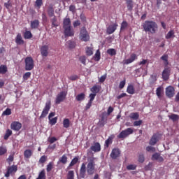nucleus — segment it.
Listing matches in <instances>:
<instances>
[{"mask_svg": "<svg viewBox=\"0 0 179 179\" xmlns=\"http://www.w3.org/2000/svg\"><path fill=\"white\" fill-rule=\"evenodd\" d=\"M115 138V136L114 134L110 135L108 139L105 141V148H108L110 145L113 143V139Z\"/></svg>", "mask_w": 179, "mask_h": 179, "instance_id": "6ab92c4d", "label": "nucleus"}, {"mask_svg": "<svg viewBox=\"0 0 179 179\" xmlns=\"http://www.w3.org/2000/svg\"><path fill=\"white\" fill-rule=\"evenodd\" d=\"M161 59L164 61V65L167 66L169 65V55H164L161 57Z\"/></svg>", "mask_w": 179, "mask_h": 179, "instance_id": "7c9ffc66", "label": "nucleus"}, {"mask_svg": "<svg viewBox=\"0 0 179 179\" xmlns=\"http://www.w3.org/2000/svg\"><path fill=\"white\" fill-rule=\"evenodd\" d=\"M15 43L20 45L24 43V41H23V38H22V34H17L15 38Z\"/></svg>", "mask_w": 179, "mask_h": 179, "instance_id": "412c9836", "label": "nucleus"}, {"mask_svg": "<svg viewBox=\"0 0 179 179\" xmlns=\"http://www.w3.org/2000/svg\"><path fill=\"white\" fill-rule=\"evenodd\" d=\"M96 94H90L89 95V97H90V101H91L92 103H93V101L94 100V99L96 98Z\"/></svg>", "mask_w": 179, "mask_h": 179, "instance_id": "0e129e2a", "label": "nucleus"}, {"mask_svg": "<svg viewBox=\"0 0 179 179\" xmlns=\"http://www.w3.org/2000/svg\"><path fill=\"white\" fill-rule=\"evenodd\" d=\"M52 22V27H58V25L57 24V17L54 16L53 18L51 19Z\"/></svg>", "mask_w": 179, "mask_h": 179, "instance_id": "a18cd8bd", "label": "nucleus"}, {"mask_svg": "<svg viewBox=\"0 0 179 179\" xmlns=\"http://www.w3.org/2000/svg\"><path fill=\"white\" fill-rule=\"evenodd\" d=\"M138 162L139 163H143V162H145V155H143V154L139 155Z\"/></svg>", "mask_w": 179, "mask_h": 179, "instance_id": "69168bd1", "label": "nucleus"}, {"mask_svg": "<svg viewBox=\"0 0 179 179\" xmlns=\"http://www.w3.org/2000/svg\"><path fill=\"white\" fill-rule=\"evenodd\" d=\"M94 58L95 61H96V62L100 61V58H101L100 50H96V52L94 56Z\"/></svg>", "mask_w": 179, "mask_h": 179, "instance_id": "ea45409f", "label": "nucleus"}, {"mask_svg": "<svg viewBox=\"0 0 179 179\" xmlns=\"http://www.w3.org/2000/svg\"><path fill=\"white\" fill-rule=\"evenodd\" d=\"M85 54L87 55V57H91V55L93 54V48L87 46L85 48Z\"/></svg>", "mask_w": 179, "mask_h": 179, "instance_id": "a878e982", "label": "nucleus"}, {"mask_svg": "<svg viewBox=\"0 0 179 179\" xmlns=\"http://www.w3.org/2000/svg\"><path fill=\"white\" fill-rule=\"evenodd\" d=\"M67 44H69V48H75V42L72 41H69L67 42Z\"/></svg>", "mask_w": 179, "mask_h": 179, "instance_id": "338daca9", "label": "nucleus"}, {"mask_svg": "<svg viewBox=\"0 0 179 179\" xmlns=\"http://www.w3.org/2000/svg\"><path fill=\"white\" fill-rule=\"evenodd\" d=\"M156 94H157V97H159V98L162 97V87H159L157 88Z\"/></svg>", "mask_w": 179, "mask_h": 179, "instance_id": "5fc2aeb1", "label": "nucleus"}, {"mask_svg": "<svg viewBox=\"0 0 179 179\" xmlns=\"http://www.w3.org/2000/svg\"><path fill=\"white\" fill-rule=\"evenodd\" d=\"M101 89V87L100 85H94L91 89L90 91L92 92V94H96L100 92Z\"/></svg>", "mask_w": 179, "mask_h": 179, "instance_id": "aec40b11", "label": "nucleus"}, {"mask_svg": "<svg viewBox=\"0 0 179 179\" xmlns=\"http://www.w3.org/2000/svg\"><path fill=\"white\" fill-rule=\"evenodd\" d=\"M86 59H87L86 56H80L79 57L80 62H81V64H83V65H85V66H86Z\"/></svg>", "mask_w": 179, "mask_h": 179, "instance_id": "de8ad7c7", "label": "nucleus"}, {"mask_svg": "<svg viewBox=\"0 0 179 179\" xmlns=\"http://www.w3.org/2000/svg\"><path fill=\"white\" fill-rule=\"evenodd\" d=\"M117 27H118V24L115 23L113 25H110L107 29H106V33L107 34H113L114 31L117 30Z\"/></svg>", "mask_w": 179, "mask_h": 179, "instance_id": "2eb2a0df", "label": "nucleus"}, {"mask_svg": "<svg viewBox=\"0 0 179 179\" xmlns=\"http://www.w3.org/2000/svg\"><path fill=\"white\" fill-rule=\"evenodd\" d=\"M106 79H107V74H104L103 76H102L99 80V82L100 83H103L104 82H106Z\"/></svg>", "mask_w": 179, "mask_h": 179, "instance_id": "13d9d810", "label": "nucleus"}, {"mask_svg": "<svg viewBox=\"0 0 179 179\" xmlns=\"http://www.w3.org/2000/svg\"><path fill=\"white\" fill-rule=\"evenodd\" d=\"M143 27L144 31L148 33H151V34H155L157 31V24L153 21H145L143 24Z\"/></svg>", "mask_w": 179, "mask_h": 179, "instance_id": "f03ea898", "label": "nucleus"}, {"mask_svg": "<svg viewBox=\"0 0 179 179\" xmlns=\"http://www.w3.org/2000/svg\"><path fill=\"white\" fill-rule=\"evenodd\" d=\"M75 177V172L73 171H69L67 175V179H73Z\"/></svg>", "mask_w": 179, "mask_h": 179, "instance_id": "49530a36", "label": "nucleus"}, {"mask_svg": "<svg viewBox=\"0 0 179 179\" xmlns=\"http://www.w3.org/2000/svg\"><path fill=\"white\" fill-rule=\"evenodd\" d=\"M33 38V34H31V31H26L24 33V38H25V40H30V38Z\"/></svg>", "mask_w": 179, "mask_h": 179, "instance_id": "bb28decb", "label": "nucleus"}, {"mask_svg": "<svg viewBox=\"0 0 179 179\" xmlns=\"http://www.w3.org/2000/svg\"><path fill=\"white\" fill-rule=\"evenodd\" d=\"M10 127L13 131H20L22 129V123L19 122H14L11 124Z\"/></svg>", "mask_w": 179, "mask_h": 179, "instance_id": "dca6fc26", "label": "nucleus"}, {"mask_svg": "<svg viewBox=\"0 0 179 179\" xmlns=\"http://www.w3.org/2000/svg\"><path fill=\"white\" fill-rule=\"evenodd\" d=\"M12 114V110L8 108L3 112V115H10Z\"/></svg>", "mask_w": 179, "mask_h": 179, "instance_id": "3c124183", "label": "nucleus"}, {"mask_svg": "<svg viewBox=\"0 0 179 179\" xmlns=\"http://www.w3.org/2000/svg\"><path fill=\"white\" fill-rule=\"evenodd\" d=\"M90 150H92V152H95V153L100 152V150H101V145H100V143H95L94 145L90 147Z\"/></svg>", "mask_w": 179, "mask_h": 179, "instance_id": "f3484780", "label": "nucleus"}, {"mask_svg": "<svg viewBox=\"0 0 179 179\" xmlns=\"http://www.w3.org/2000/svg\"><path fill=\"white\" fill-rule=\"evenodd\" d=\"M111 159H113V160H115L121 156V150H120L119 148H113L112 150V152L110 155Z\"/></svg>", "mask_w": 179, "mask_h": 179, "instance_id": "6e6552de", "label": "nucleus"}, {"mask_svg": "<svg viewBox=\"0 0 179 179\" xmlns=\"http://www.w3.org/2000/svg\"><path fill=\"white\" fill-rule=\"evenodd\" d=\"M68 27H71V19L64 18L63 20V28L66 29Z\"/></svg>", "mask_w": 179, "mask_h": 179, "instance_id": "4be33fe9", "label": "nucleus"}, {"mask_svg": "<svg viewBox=\"0 0 179 179\" xmlns=\"http://www.w3.org/2000/svg\"><path fill=\"white\" fill-rule=\"evenodd\" d=\"M57 120H58L57 117H53L52 119H49L50 125H55L57 124Z\"/></svg>", "mask_w": 179, "mask_h": 179, "instance_id": "8fccbe9b", "label": "nucleus"}, {"mask_svg": "<svg viewBox=\"0 0 179 179\" xmlns=\"http://www.w3.org/2000/svg\"><path fill=\"white\" fill-rule=\"evenodd\" d=\"M170 72L171 70L169 67H166L162 72V78L164 80H169V78H170Z\"/></svg>", "mask_w": 179, "mask_h": 179, "instance_id": "f8f14e48", "label": "nucleus"}, {"mask_svg": "<svg viewBox=\"0 0 179 179\" xmlns=\"http://www.w3.org/2000/svg\"><path fill=\"white\" fill-rule=\"evenodd\" d=\"M52 166H54V162H50L47 165L46 171L48 173H50V171H51L52 170Z\"/></svg>", "mask_w": 179, "mask_h": 179, "instance_id": "09e8293b", "label": "nucleus"}, {"mask_svg": "<svg viewBox=\"0 0 179 179\" xmlns=\"http://www.w3.org/2000/svg\"><path fill=\"white\" fill-rule=\"evenodd\" d=\"M146 150L147 152H156V148L155 147L148 145L146 147Z\"/></svg>", "mask_w": 179, "mask_h": 179, "instance_id": "bf43d9fd", "label": "nucleus"}, {"mask_svg": "<svg viewBox=\"0 0 179 179\" xmlns=\"http://www.w3.org/2000/svg\"><path fill=\"white\" fill-rule=\"evenodd\" d=\"M10 135H12V130L7 129L6 131V134L4 135L5 141H8V139L9 138V136H10Z\"/></svg>", "mask_w": 179, "mask_h": 179, "instance_id": "a19ab883", "label": "nucleus"}, {"mask_svg": "<svg viewBox=\"0 0 179 179\" xmlns=\"http://www.w3.org/2000/svg\"><path fill=\"white\" fill-rule=\"evenodd\" d=\"M128 170H136V165L135 164H130L127 166Z\"/></svg>", "mask_w": 179, "mask_h": 179, "instance_id": "e2e57ef3", "label": "nucleus"}, {"mask_svg": "<svg viewBox=\"0 0 179 179\" xmlns=\"http://www.w3.org/2000/svg\"><path fill=\"white\" fill-rule=\"evenodd\" d=\"M70 125H71V122L69 121V119L66 118L63 120L64 128H69Z\"/></svg>", "mask_w": 179, "mask_h": 179, "instance_id": "473e14b6", "label": "nucleus"}, {"mask_svg": "<svg viewBox=\"0 0 179 179\" xmlns=\"http://www.w3.org/2000/svg\"><path fill=\"white\" fill-rule=\"evenodd\" d=\"M107 54H108L109 55H111V57L114 55H117V50H115V49L114 48L108 49L107 50Z\"/></svg>", "mask_w": 179, "mask_h": 179, "instance_id": "c9c22d12", "label": "nucleus"}, {"mask_svg": "<svg viewBox=\"0 0 179 179\" xmlns=\"http://www.w3.org/2000/svg\"><path fill=\"white\" fill-rule=\"evenodd\" d=\"M8 72V67L5 65H1L0 66V73L1 75H5V73Z\"/></svg>", "mask_w": 179, "mask_h": 179, "instance_id": "f704fd0d", "label": "nucleus"}, {"mask_svg": "<svg viewBox=\"0 0 179 179\" xmlns=\"http://www.w3.org/2000/svg\"><path fill=\"white\" fill-rule=\"evenodd\" d=\"M134 134V129L132 128H127L125 130H122L120 134L117 136L119 139H125L129 135H132Z\"/></svg>", "mask_w": 179, "mask_h": 179, "instance_id": "39448f33", "label": "nucleus"}, {"mask_svg": "<svg viewBox=\"0 0 179 179\" xmlns=\"http://www.w3.org/2000/svg\"><path fill=\"white\" fill-rule=\"evenodd\" d=\"M129 118H131V120H138L139 118V113H131L129 115Z\"/></svg>", "mask_w": 179, "mask_h": 179, "instance_id": "58836bf2", "label": "nucleus"}, {"mask_svg": "<svg viewBox=\"0 0 179 179\" xmlns=\"http://www.w3.org/2000/svg\"><path fill=\"white\" fill-rule=\"evenodd\" d=\"M159 157H160V154L156 152V153L152 155V160H158Z\"/></svg>", "mask_w": 179, "mask_h": 179, "instance_id": "052dcab7", "label": "nucleus"}, {"mask_svg": "<svg viewBox=\"0 0 179 179\" xmlns=\"http://www.w3.org/2000/svg\"><path fill=\"white\" fill-rule=\"evenodd\" d=\"M40 26V21L38 20H34L31 22V29H38Z\"/></svg>", "mask_w": 179, "mask_h": 179, "instance_id": "b1692460", "label": "nucleus"}, {"mask_svg": "<svg viewBox=\"0 0 179 179\" xmlns=\"http://www.w3.org/2000/svg\"><path fill=\"white\" fill-rule=\"evenodd\" d=\"M58 141V139L55 137H51L50 138L48 139V142L50 143H54L55 142H57Z\"/></svg>", "mask_w": 179, "mask_h": 179, "instance_id": "774afa93", "label": "nucleus"}, {"mask_svg": "<svg viewBox=\"0 0 179 179\" xmlns=\"http://www.w3.org/2000/svg\"><path fill=\"white\" fill-rule=\"evenodd\" d=\"M6 152H8L6 147L0 146V156H3V155H5V153H6Z\"/></svg>", "mask_w": 179, "mask_h": 179, "instance_id": "37998d69", "label": "nucleus"}, {"mask_svg": "<svg viewBox=\"0 0 179 179\" xmlns=\"http://www.w3.org/2000/svg\"><path fill=\"white\" fill-rule=\"evenodd\" d=\"M45 162H47V157L45 155H43L42 157H41L39 159V163H41L43 164L45 163Z\"/></svg>", "mask_w": 179, "mask_h": 179, "instance_id": "4d7b16f0", "label": "nucleus"}, {"mask_svg": "<svg viewBox=\"0 0 179 179\" xmlns=\"http://www.w3.org/2000/svg\"><path fill=\"white\" fill-rule=\"evenodd\" d=\"M60 163H62L63 164H66L68 162V157L66 155H63L62 157L59 159Z\"/></svg>", "mask_w": 179, "mask_h": 179, "instance_id": "4c0bfd02", "label": "nucleus"}, {"mask_svg": "<svg viewBox=\"0 0 179 179\" xmlns=\"http://www.w3.org/2000/svg\"><path fill=\"white\" fill-rule=\"evenodd\" d=\"M96 158L94 157H89L87 158V164L86 168V164L83 163L81 164L80 169V177L81 178H85L86 176V171L88 174V176H93L94 173H96Z\"/></svg>", "mask_w": 179, "mask_h": 179, "instance_id": "f257e3e1", "label": "nucleus"}, {"mask_svg": "<svg viewBox=\"0 0 179 179\" xmlns=\"http://www.w3.org/2000/svg\"><path fill=\"white\" fill-rule=\"evenodd\" d=\"M66 94H68V92L66 91H62L59 92L55 99V103L56 104H61L65 99H66Z\"/></svg>", "mask_w": 179, "mask_h": 179, "instance_id": "423d86ee", "label": "nucleus"}, {"mask_svg": "<svg viewBox=\"0 0 179 179\" xmlns=\"http://www.w3.org/2000/svg\"><path fill=\"white\" fill-rule=\"evenodd\" d=\"M171 37H174V30L169 31L166 35V40H169Z\"/></svg>", "mask_w": 179, "mask_h": 179, "instance_id": "79ce46f5", "label": "nucleus"}, {"mask_svg": "<svg viewBox=\"0 0 179 179\" xmlns=\"http://www.w3.org/2000/svg\"><path fill=\"white\" fill-rule=\"evenodd\" d=\"M169 118L170 120H172L173 122H176V121L179 120V115L176 114H171V115L169 116Z\"/></svg>", "mask_w": 179, "mask_h": 179, "instance_id": "2f4dec72", "label": "nucleus"}, {"mask_svg": "<svg viewBox=\"0 0 179 179\" xmlns=\"http://www.w3.org/2000/svg\"><path fill=\"white\" fill-rule=\"evenodd\" d=\"M17 171V166L13 165L10 167H8L7 172L5 173V177L7 178L10 177V174H13Z\"/></svg>", "mask_w": 179, "mask_h": 179, "instance_id": "1a4fd4ad", "label": "nucleus"}, {"mask_svg": "<svg viewBox=\"0 0 179 179\" xmlns=\"http://www.w3.org/2000/svg\"><path fill=\"white\" fill-rule=\"evenodd\" d=\"M48 50H50V48L48 47V45H43L41 47V55L43 57H48Z\"/></svg>", "mask_w": 179, "mask_h": 179, "instance_id": "9b49d317", "label": "nucleus"}, {"mask_svg": "<svg viewBox=\"0 0 179 179\" xmlns=\"http://www.w3.org/2000/svg\"><path fill=\"white\" fill-rule=\"evenodd\" d=\"M48 15L49 17H54L55 15L54 14V8L52 7H50L48 10Z\"/></svg>", "mask_w": 179, "mask_h": 179, "instance_id": "e433bc0d", "label": "nucleus"}, {"mask_svg": "<svg viewBox=\"0 0 179 179\" xmlns=\"http://www.w3.org/2000/svg\"><path fill=\"white\" fill-rule=\"evenodd\" d=\"M51 110V101L46 102L45 106L42 111L40 118H45Z\"/></svg>", "mask_w": 179, "mask_h": 179, "instance_id": "0eeeda50", "label": "nucleus"}, {"mask_svg": "<svg viewBox=\"0 0 179 179\" xmlns=\"http://www.w3.org/2000/svg\"><path fill=\"white\" fill-rule=\"evenodd\" d=\"M157 142H159V135L154 134L149 141V145H150V146H155Z\"/></svg>", "mask_w": 179, "mask_h": 179, "instance_id": "ddd939ff", "label": "nucleus"}, {"mask_svg": "<svg viewBox=\"0 0 179 179\" xmlns=\"http://www.w3.org/2000/svg\"><path fill=\"white\" fill-rule=\"evenodd\" d=\"M45 170L43 169L38 174V178L36 179H45Z\"/></svg>", "mask_w": 179, "mask_h": 179, "instance_id": "72a5a7b5", "label": "nucleus"}, {"mask_svg": "<svg viewBox=\"0 0 179 179\" xmlns=\"http://www.w3.org/2000/svg\"><path fill=\"white\" fill-rule=\"evenodd\" d=\"M80 40L81 41L87 42L90 40V35H89V32H87V30L86 29V27H83L80 29Z\"/></svg>", "mask_w": 179, "mask_h": 179, "instance_id": "7ed1b4c3", "label": "nucleus"}, {"mask_svg": "<svg viewBox=\"0 0 179 179\" xmlns=\"http://www.w3.org/2000/svg\"><path fill=\"white\" fill-rule=\"evenodd\" d=\"M34 69V60L31 57L25 58V71H32Z\"/></svg>", "mask_w": 179, "mask_h": 179, "instance_id": "20e7f679", "label": "nucleus"}, {"mask_svg": "<svg viewBox=\"0 0 179 179\" xmlns=\"http://www.w3.org/2000/svg\"><path fill=\"white\" fill-rule=\"evenodd\" d=\"M175 92L176 90L173 87L169 86L166 88V96L169 98L174 97V94H176Z\"/></svg>", "mask_w": 179, "mask_h": 179, "instance_id": "9d476101", "label": "nucleus"}, {"mask_svg": "<svg viewBox=\"0 0 179 179\" xmlns=\"http://www.w3.org/2000/svg\"><path fill=\"white\" fill-rule=\"evenodd\" d=\"M128 27V22L127 21H123L121 24L120 30H124Z\"/></svg>", "mask_w": 179, "mask_h": 179, "instance_id": "6e6d98bb", "label": "nucleus"}, {"mask_svg": "<svg viewBox=\"0 0 179 179\" xmlns=\"http://www.w3.org/2000/svg\"><path fill=\"white\" fill-rule=\"evenodd\" d=\"M78 162L79 158L78 157H74L69 164L68 169H69V167H73V166H75V164H76Z\"/></svg>", "mask_w": 179, "mask_h": 179, "instance_id": "c756f323", "label": "nucleus"}, {"mask_svg": "<svg viewBox=\"0 0 179 179\" xmlns=\"http://www.w3.org/2000/svg\"><path fill=\"white\" fill-rule=\"evenodd\" d=\"M69 79L72 81L78 80L79 79V76H78V75H73L69 77Z\"/></svg>", "mask_w": 179, "mask_h": 179, "instance_id": "680f3d73", "label": "nucleus"}, {"mask_svg": "<svg viewBox=\"0 0 179 179\" xmlns=\"http://www.w3.org/2000/svg\"><path fill=\"white\" fill-rule=\"evenodd\" d=\"M127 92V93H129V94H135V88L134 87V85H128Z\"/></svg>", "mask_w": 179, "mask_h": 179, "instance_id": "c85d7f7f", "label": "nucleus"}, {"mask_svg": "<svg viewBox=\"0 0 179 179\" xmlns=\"http://www.w3.org/2000/svg\"><path fill=\"white\" fill-rule=\"evenodd\" d=\"M30 76H31V73L27 72L23 75L22 78H23L24 80H27V79H29V78H30Z\"/></svg>", "mask_w": 179, "mask_h": 179, "instance_id": "864d4df0", "label": "nucleus"}, {"mask_svg": "<svg viewBox=\"0 0 179 179\" xmlns=\"http://www.w3.org/2000/svg\"><path fill=\"white\" fill-rule=\"evenodd\" d=\"M86 95L85 94V93H80L76 96V100H77V101H83Z\"/></svg>", "mask_w": 179, "mask_h": 179, "instance_id": "cd10ccee", "label": "nucleus"}, {"mask_svg": "<svg viewBox=\"0 0 179 179\" xmlns=\"http://www.w3.org/2000/svg\"><path fill=\"white\" fill-rule=\"evenodd\" d=\"M64 29V35L66 37H73L75 36V31L71 28V27Z\"/></svg>", "mask_w": 179, "mask_h": 179, "instance_id": "4468645a", "label": "nucleus"}, {"mask_svg": "<svg viewBox=\"0 0 179 179\" xmlns=\"http://www.w3.org/2000/svg\"><path fill=\"white\" fill-rule=\"evenodd\" d=\"M4 6L6 9H10L12 8V2L10 0H8L6 3H4Z\"/></svg>", "mask_w": 179, "mask_h": 179, "instance_id": "603ef678", "label": "nucleus"}, {"mask_svg": "<svg viewBox=\"0 0 179 179\" xmlns=\"http://www.w3.org/2000/svg\"><path fill=\"white\" fill-rule=\"evenodd\" d=\"M107 124V117L103 115L101 117V120L98 122L99 127H103Z\"/></svg>", "mask_w": 179, "mask_h": 179, "instance_id": "a211bd4d", "label": "nucleus"}, {"mask_svg": "<svg viewBox=\"0 0 179 179\" xmlns=\"http://www.w3.org/2000/svg\"><path fill=\"white\" fill-rule=\"evenodd\" d=\"M31 156H33V151L31 150H26L24 152L25 159H30Z\"/></svg>", "mask_w": 179, "mask_h": 179, "instance_id": "393cba45", "label": "nucleus"}, {"mask_svg": "<svg viewBox=\"0 0 179 179\" xmlns=\"http://www.w3.org/2000/svg\"><path fill=\"white\" fill-rule=\"evenodd\" d=\"M127 10L130 12L134 9V1L132 0H125Z\"/></svg>", "mask_w": 179, "mask_h": 179, "instance_id": "5701e85b", "label": "nucleus"}, {"mask_svg": "<svg viewBox=\"0 0 179 179\" xmlns=\"http://www.w3.org/2000/svg\"><path fill=\"white\" fill-rule=\"evenodd\" d=\"M42 6H43V0H36L35 6L36 8H38V9H40V8H41Z\"/></svg>", "mask_w": 179, "mask_h": 179, "instance_id": "c03bdc74", "label": "nucleus"}]
</instances>
